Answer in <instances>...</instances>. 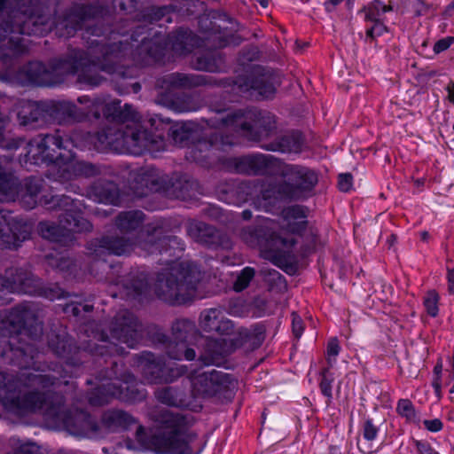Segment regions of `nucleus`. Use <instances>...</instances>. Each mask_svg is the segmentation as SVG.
Instances as JSON below:
<instances>
[{"mask_svg": "<svg viewBox=\"0 0 454 454\" xmlns=\"http://www.w3.org/2000/svg\"><path fill=\"white\" fill-rule=\"evenodd\" d=\"M139 186H134L138 196H145L150 192H159L165 189L163 181L153 171H144L135 179Z\"/></svg>", "mask_w": 454, "mask_h": 454, "instance_id": "36", "label": "nucleus"}, {"mask_svg": "<svg viewBox=\"0 0 454 454\" xmlns=\"http://www.w3.org/2000/svg\"><path fill=\"white\" fill-rule=\"evenodd\" d=\"M159 82L161 88L171 90L204 85L208 82V79L206 75L172 73L164 75Z\"/></svg>", "mask_w": 454, "mask_h": 454, "instance_id": "28", "label": "nucleus"}, {"mask_svg": "<svg viewBox=\"0 0 454 454\" xmlns=\"http://www.w3.org/2000/svg\"><path fill=\"white\" fill-rule=\"evenodd\" d=\"M88 254L94 259H104L106 255L121 256L133 249L130 239L119 235H104L87 243Z\"/></svg>", "mask_w": 454, "mask_h": 454, "instance_id": "17", "label": "nucleus"}, {"mask_svg": "<svg viewBox=\"0 0 454 454\" xmlns=\"http://www.w3.org/2000/svg\"><path fill=\"white\" fill-rule=\"evenodd\" d=\"M235 332V325L231 320L225 317L224 316L220 320L217 327L214 331L220 335H231Z\"/></svg>", "mask_w": 454, "mask_h": 454, "instance_id": "61", "label": "nucleus"}, {"mask_svg": "<svg viewBox=\"0 0 454 454\" xmlns=\"http://www.w3.org/2000/svg\"><path fill=\"white\" fill-rule=\"evenodd\" d=\"M46 101L33 103L23 107L19 113V118L24 126H36L40 121L44 122L48 120Z\"/></svg>", "mask_w": 454, "mask_h": 454, "instance_id": "35", "label": "nucleus"}, {"mask_svg": "<svg viewBox=\"0 0 454 454\" xmlns=\"http://www.w3.org/2000/svg\"><path fill=\"white\" fill-rule=\"evenodd\" d=\"M276 82V76L271 72L258 67L247 79L246 85L248 89L257 91L262 97L270 98L275 93Z\"/></svg>", "mask_w": 454, "mask_h": 454, "instance_id": "27", "label": "nucleus"}, {"mask_svg": "<svg viewBox=\"0 0 454 454\" xmlns=\"http://www.w3.org/2000/svg\"><path fill=\"white\" fill-rule=\"evenodd\" d=\"M156 399L168 406L187 407L190 403L186 390L179 387H163L155 391Z\"/></svg>", "mask_w": 454, "mask_h": 454, "instance_id": "34", "label": "nucleus"}, {"mask_svg": "<svg viewBox=\"0 0 454 454\" xmlns=\"http://www.w3.org/2000/svg\"><path fill=\"white\" fill-rule=\"evenodd\" d=\"M87 195L90 199L99 203L117 205L120 200V190L118 185L109 180L98 179L88 189Z\"/></svg>", "mask_w": 454, "mask_h": 454, "instance_id": "25", "label": "nucleus"}, {"mask_svg": "<svg viewBox=\"0 0 454 454\" xmlns=\"http://www.w3.org/2000/svg\"><path fill=\"white\" fill-rule=\"evenodd\" d=\"M282 216L286 223V231L301 233L307 227L308 208L301 205H293L283 209Z\"/></svg>", "mask_w": 454, "mask_h": 454, "instance_id": "32", "label": "nucleus"}, {"mask_svg": "<svg viewBox=\"0 0 454 454\" xmlns=\"http://www.w3.org/2000/svg\"><path fill=\"white\" fill-rule=\"evenodd\" d=\"M223 317V311L220 308L204 309L200 315V326L204 332L214 333Z\"/></svg>", "mask_w": 454, "mask_h": 454, "instance_id": "46", "label": "nucleus"}, {"mask_svg": "<svg viewBox=\"0 0 454 454\" xmlns=\"http://www.w3.org/2000/svg\"><path fill=\"white\" fill-rule=\"evenodd\" d=\"M135 422V419L129 413L121 410H110L102 415L100 427L104 435L106 431L127 429Z\"/></svg>", "mask_w": 454, "mask_h": 454, "instance_id": "31", "label": "nucleus"}, {"mask_svg": "<svg viewBox=\"0 0 454 454\" xmlns=\"http://www.w3.org/2000/svg\"><path fill=\"white\" fill-rule=\"evenodd\" d=\"M159 46L150 38L146 26H137L128 40L111 44L92 42L86 50H70L64 58L54 59L49 67L39 61H31L20 70L25 82L39 86H55L68 75H76L77 82L97 87L105 80L99 71L114 73L117 66L130 57L133 59L149 56L155 58Z\"/></svg>", "mask_w": 454, "mask_h": 454, "instance_id": "1", "label": "nucleus"}, {"mask_svg": "<svg viewBox=\"0 0 454 454\" xmlns=\"http://www.w3.org/2000/svg\"><path fill=\"white\" fill-rule=\"evenodd\" d=\"M171 13V7L168 5L163 6H153L147 10L144 14V20L149 23H154L166 19V21L170 22L171 19L169 14Z\"/></svg>", "mask_w": 454, "mask_h": 454, "instance_id": "49", "label": "nucleus"}, {"mask_svg": "<svg viewBox=\"0 0 454 454\" xmlns=\"http://www.w3.org/2000/svg\"><path fill=\"white\" fill-rule=\"evenodd\" d=\"M261 275L263 277L265 282H267L271 287H286V282L285 277L278 270L270 268H263L261 270Z\"/></svg>", "mask_w": 454, "mask_h": 454, "instance_id": "53", "label": "nucleus"}, {"mask_svg": "<svg viewBox=\"0 0 454 454\" xmlns=\"http://www.w3.org/2000/svg\"><path fill=\"white\" fill-rule=\"evenodd\" d=\"M12 450L7 454H40V447L34 442L21 443L20 439L12 437L10 439Z\"/></svg>", "mask_w": 454, "mask_h": 454, "instance_id": "51", "label": "nucleus"}, {"mask_svg": "<svg viewBox=\"0 0 454 454\" xmlns=\"http://www.w3.org/2000/svg\"><path fill=\"white\" fill-rule=\"evenodd\" d=\"M75 175L84 177H92L101 174L100 167L87 161H77L74 164Z\"/></svg>", "mask_w": 454, "mask_h": 454, "instance_id": "54", "label": "nucleus"}, {"mask_svg": "<svg viewBox=\"0 0 454 454\" xmlns=\"http://www.w3.org/2000/svg\"><path fill=\"white\" fill-rule=\"evenodd\" d=\"M439 295L435 290H430L424 298V306L427 314L433 317L438 315Z\"/></svg>", "mask_w": 454, "mask_h": 454, "instance_id": "57", "label": "nucleus"}, {"mask_svg": "<svg viewBox=\"0 0 454 454\" xmlns=\"http://www.w3.org/2000/svg\"><path fill=\"white\" fill-rule=\"evenodd\" d=\"M99 340L102 341V344L96 345L95 353L98 356H114V355H123L124 348L118 347L116 344L113 342L106 341V336L104 333L98 334Z\"/></svg>", "mask_w": 454, "mask_h": 454, "instance_id": "50", "label": "nucleus"}, {"mask_svg": "<svg viewBox=\"0 0 454 454\" xmlns=\"http://www.w3.org/2000/svg\"><path fill=\"white\" fill-rule=\"evenodd\" d=\"M225 348L219 340L209 339L207 340L204 351L200 356V361L204 365H218L224 357Z\"/></svg>", "mask_w": 454, "mask_h": 454, "instance_id": "37", "label": "nucleus"}, {"mask_svg": "<svg viewBox=\"0 0 454 454\" xmlns=\"http://www.w3.org/2000/svg\"><path fill=\"white\" fill-rule=\"evenodd\" d=\"M192 35V31L184 27H179L173 32L169 36L173 51L178 54H186L189 52Z\"/></svg>", "mask_w": 454, "mask_h": 454, "instance_id": "45", "label": "nucleus"}, {"mask_svg": "<svg viewBox=\"0 0 454 454\" xmlns=\"http://www.w3.org/2000/svg\"><path fill=\"white\" fill-rule=\"evenodd\" d=\"M35 294L41 295L51 301L66 298L69 296L58 284H50L42 286L38 278V290Z\"/></svg>", "mask_w": 454, "mask_h": 454, "instance_id": "48", "label": "nucleus"}, {"mask_svg": "<svg viewBox=\"0 0 454 454\" xmlns=\"http://www.w3.org/2000/svg\"><path fill=\"white\" fill-rule=\"evenodd\" d=\"M48 264L55 269L59 270L63 272H69L73 270V268L75 267L74 262L68 256L60 255L54 256L52 254H48L46 256Z\"/></svg>", "mask_w": 454, "mask_h": 454, "instance_id": "52", "label": "nucleus"}, {"mask_svg": "<svg viewBox=\"0 0 454 454\" xmlns=\"http://www.w3.org/2000/svg\"><path fill=\"white\" fill-rule=\"evenodd\" d=\"M353 176L349 173L340 174L338 178V187L343 192H348L352 188Z\"/></svg>", "mask_w": 454, "mask_h": 454, "instance_id": "64", "label": "nucleus"}, {"mask_svg": "<svg viewBox=\"0 0 454 454\" xmlns=\"http://www.w3.org/2000/svg\"><path fill=\"white\" fill-rule=\"evenodd\" d=\"M276 176L283 181H270L262 187L257 200L266 211L282 201L299 200L311 194L318 183L317 173L309 168L280 160Z\"/></svg>", "mask_w": 454, "mask_h": 454, "instance_id": "4", "label": "nucleus"}, {"mask_svg": "<svg viewBox=\"0 0 454 454\" xmlns=\"http://www.w3.org/2000/svg\"><path fill=\"white\" fill-rule=\"evenodd\" d=\"M196 127L193 123H176L168 129V136L179 146L189 145L195 138Z\"/></svg>", "mask_w": 454, "mask_h": 454, "instance_id": "39", "label": "nucleus"}, {"mask_svg": "<svg viewBox=\"0 0 454 454\" xmlns=\"http://www.w3.org/2000/svg\"><path fill=\"white\" fill-rule=\"evenodd\" d=\"M320 374L322 376V379H321V381H320V384H319L320 390H321L322 394L325 396H326L328 398H331L332 397V381H333V379H329L328 378L329 369L328 368H324L321 371Z\"/></svg>", "mask_w": 454, "mask_h": 454, "instance_id": "62", "label": "nucleus"}, {"mask_svg": "<svg viewBox=\"0 0 454 454\" xmlns=\"http://www.w3.org/2000/svg\"><path fill=\"white\" fill-rule=\"evenodd\" d=\"M234 144L233 136L224 135L222 131L218 130L210 134L207 140L200 141L198 146L200 147V150H202V147H205L225 151Z\"/></svg>", "mask_w": 454, "mask_h": 454, "instance_id": "44", "label": "nucleus"}, {"mask_svg": "<svg viewBox=\"0 0 454 454\" xmlns=\"http://www.w3.org/2000/svg\"><path fill=\"white\" fill-rule=\"evenodd\" d=\"M236 190L232 184H221L217 187V194L221 200L225 201L228 204L234 202V195Z\"/></svg>", "mask_w": 454, "mask_h": 454, "instance_id": "60", "label": "nucleus"}, {"mask_svg": "<svg viewBox=\"0 0 454 454\" xmlns=\"http://www.w3.org/2000/svg\"><path fill=\"white\" fill-rule=\"evenodd\" d=\"M167 267L158 272L155 294L169 304H184L193 299L202 278L199 267L191 262L166 259Z\"/></svg>", "mask_w": 454, "mask_h": 454, "instance_id": "6", "label": "nucleus"}, {"mask_svg": "<svg viewBox=\"0 0 454 454\" xmlns=\"http://www.w3.org/2000/svg\"><path fill=\"white\" fill-rule=\"evenodd\" d=\"M168 356L175 360L186 359L192 361L195 358V350L188 347L187 341L176 340L170 341L166 347Z\"/></svg>", "mask_w": 454, "mask_h": 454, "instance_id": "43", "label": "nucleus"}, {"mask_svg": "<svg viewBox=\"0 0 454 454\" xmlns=\"http://www.w3.org/2000/svg\"><path fill=\"white\" fill-rule=\"evenodd\" d=\"M125 151L140 155L145 151L159 152L164 149L165 142L160 135L153 134L140 121L126 124Z\"/></svg>", "mask_w": 454, "mask_h": 454, "instance_id": "14", "label": "nucleus"}, {"mask_svg": "<svg viewBox=\"0 0 454 454\" xmlns=\"http://www.w3.org/2000/svg\"><path fill=\"white\" fill-rule=\"evenodd\" d=\"M398 413L410 421L416 420V411L412 403L409 399H401L396 408Z\"/></svg>", "mask_w": 454, "mask_h": 454, "instance_id": "59", "label": "nucleus"}, {"mask_svg": "<svg viewBox=\"0 0 454 454\" xmlns=\"http://www.w3.org/2000/svg\"><path fill=\"white\" fill-rule=\"evenodd\" d=\"M188 383L194 397H216L222 403L231 401L237 388V381L231 375L216 370L200 373Z\"/></svg>", "mask_w": 454, "mask_h": 454, "instance_id": "10", "label": "nucleus"}, {"mask_svg": "<svg viewBox=\"0 0 454 454\" xmlns=\"http://www.w3.org/2000/svg\"><path fill=\"white\" fill-rule=\"evenodd\" d=\"M93 14L94 7L83 4L55 23L50 12L40 5L31 4L22 11L13 9L12 0H0V59L8 64L25 51L20 35L43 36L55 26L60 36L70 37Z\"/></svg>", "mask_w": 454, "mask_h": 454, "instance_id": "3", "label": "nucleus"}, {"mask_svg": "<svg viewBox=\"0 0 454 454\" xmlns=\"http://www.w3.org/2000/svg\"><path fill=\"white\" fill-rule=\"evenodd\" d=\"M78 102L87 104V106L80 108L73 102L66 100L46 101L48 120L62 124L82 121L90 115L93 116L95 119L100 118L99 111L93 110V100L89 97H80L78 98Z\"/></svg>", "mask_w": 454, "mask_h": 454, "instance_id": "12", "label": "nucleus"}, {"mask_svg": "<svg viewBox=\"0 0 454 454\" xmlns=\"http://www.w3.org/2000/svg\"><path fill=\"white\" fill-rule=\"evenodd\" d=\"M43 203L47 209L63 211L59 215V220L67 237L69 232L90 231L92 230V224L82 216L74 204V200L69 196L51 195L50 200L46 196L43 199Z\"/></svg>", "mask_w": 454, "mask_h": 454, "instance_id": "11", "label": "nucleus"}, {"mask_svg": "<svg viewBox=\"0 0 454 454\" xmlns=\"http://www.w3.org/2000/svg\"><path fill=\"white\" fill-rule=\"evenodd\" d=\"M18 186L14 178L6 173L0 171V192L7 197H12L17 193Z\"/></svg>", "mask_w": 454, "mask_h": 454, "instance_id": "56", "label": "nucleus"}, {"mask_svg": "<svg viewBox=\"0 0 454 454\" xmlns=\"http://www.w3.org/2000/svg\"><path fill=\"white\" fill-rule=\"evenodd\" d=\"M255 270L252 267H245L240 273L237 276V278L233 284V289L236 292H241L245 290L250 284L251 280L254 278Z\"/></svg>", "mask_w": 454, "mask_h": 454, "instance_id": "55", "label": "nucleus"}, {"mask_svg": "<svg viewBox=\"0 0 454 454\" xmlns=\"http://www.w3.org/2000/svg\"><path fill=\"white\" fill-rule=\"evenodd\" d=\"M24 142L21 138H7L4 132V118H0V147L9 150L17 149Z\"/></svg>", "mask_w": 454, "mask_h": 454, "instance_id": "58", "label": "nucleus"}, {"mask_svg": "<svg viewBox=\"0 0 454 454\" xmlns=\"http://www.w3.org/2000/svg\"><path fill=\"white\" fill-rule=\"evenodd\" d=\"M145 215L140 210L121 212L115 219L116 227L123 232L137 230L143 223Z\"/></svg>", "mask_w": 454, "mask_h": 454, "instance_id": "40", "label": "nucleus"}, {"mask_svg": "<svg viewBox=\"0 0 454 454\" xmlns=\"http://www.w3.org/2000/svg\"><path fill=\"white\" fill-rule=\"evenodd\" d=\"M171 332L174 340L188 342L189 340L196 335L198 330L193 320L177 318L172 324Z\"/></svg>", "mask_w": 454, "mask_h": 454, "instance_id": "41", "label": "nucleus"}, {"mask_svg": "<svg viewBox=\"0 0 454 454\" xmlns=\"http://www.w3.org/2000/svg\"><path fill=\"white\" fill-rule=\"evenodd\" d=\"M47 343L53 354L67 359V364H73L71 362V356L76 353L78 348L74 345V340L67 334L65 329H51L47 335Z\"/></svg>", "mask_w": 454, "mask_h": 454, "instance_id": "24", "label": "nucleus"}, {"mask_svg": "<svg viewBox=\"0 0 454 454\" xmlns=\"http://www.w3.org/2000/svg\"><path fill=\"white\" fill-rule=\"evenodd\" d=\"M92 106L93 110H98L100 114L103 113L106 117L112 116L113 120L121 122L120 124L140 121L139 114L129 104L121 106L119 103L104 104V102L98 99L93 100Z\"/></svg>", "mask_w": 454, "mask_h": 454, "instance_id": "23", "label": "nucleus"}, {"mask_svg": "<svg viewBox=\"0 0 454 454\" xmlns=\"http://www.w3.org/2000/svg\"><path fill=\"white\" fill-rule=\"evenodd\" d=\"M242 239L249 246H260L273 250L281 247H293L295 241L281 237L265 226H249L243 228L240 232Z\"/></svg>", "mask_w": 454, "mask_h": 454, "instance_id": "20", "label": "nucleus"}, {"mask_svg": "<svg viewBox=\"0 0 454 454\" xmlns=\"http://www.w3.org/2000/svg\"><path fill=\"white\" fill-rule=\"evenodd\" d=\"M194 67L211 73L222 72L224 68V59L219 51H207L196 58Z\"/></svg>", "mask_w": 454, "mask_h": 454, "instance_id": "38", "label": "nucleus"}, {"mask_svg": "<svg viewBox=\"0 0 454 454\" xmlns=\"http://www.w3.org/2000/svg\"><path fill=\"white\" fill-rule=\"evenodd\" d=\"M218 121L252 141L261 140L275 129L274 116L257 109L236 110Z\"/></svg>", "mask_w": 454, "mask_h": 454, "instance_id": "9", "label": "nucleus"}, {"mask_svg": "<svg viewBox=\"0 0 454 454\" xmlns=\"http://www.w3.org/2000/svg\"><path fill=\"white\" fill-rule=\"evenodd\" d=\"M142 374L151 384L172 382L182 372L166 366L160 360L156 359L153 354L144 355L139 361Z\"/></svg>", "mask_w": 454, "mask_h": 454, "instance_id": "21", "label": "nucleus"}, {"mask_svg": "<svg viewBox=\"0 0 454 454\" xmlns=\"http://www.w3.org/2000/svg\"><path fill=\"white\" fill-rule=\"evenodd\" d=\"M111 372L106 375L114 380L96 387L89 396V403L93 406H102L108 403L111 398H116L122 402H140L146 397V391L141 387L131 374L125 375L124 380H120L116 368L118 363L112 362Z\"/></svg>", "mask_w": 454, "mask_h": 454, "instance_id": "8", "label": "nucleus"}, {"mask_svg": "<svg viewBox=\"0 0 454 454\" xmlns=\"http://www.w3.org/2000/svg\"><path fill=\"white\" fill-rule=\"evenodd\" d=\"M303 144L301 134L298 131H292L280 136L276 140L262 145L267 151L280 152L283 153H299Z\"/></svg>", "mask_w": 454, "mask_h": 454, "instance_id": "33", "label": "nucleus"}, {"mask_svg": "<svg viewBox=\"0 0 454 454\" xmlns=\"http://www.w3.org/2000/svg\"><path fill=\"white\" fill-rule=\"evenodd\" d=\"M56 372V369H52ZM23 372L20 377L0 372V403L19 416L43 411L47 419L70 434L90 438L103 437L100 425L88 412L66 408L64 396L57 393L25 392V387L48 388L57 384L61 374Z\"/></svg>", "mask_w": 454, "mask_h": 454, "instance_id": "2", "label": "nucleus"}, {"mask_svg": "<svg viewBox=\"0 0 454 454\" xmlns=\"http://www.w3.org/2000/svg\"><path fill=\"white\" fill-rule=\"evenodd\" d=\"M38 231L43 239L53 242H61L62 239L67 237L60 223L40 222L38 223Z\"/></svg>", "mask_w": 454, "mask_h": 454, "instance_id": "47", "label": "nucleus"}, {"mask_svg": "<svg viewBox=\"0 0 454 454\" xmlns=\"http://www.w3.org/2000/svg\"><path fill=\"white\" fill-rule=\"evenodd\" d=\"M280 160L262 153L243 155L231 160V166L239 174L248 176H276Z\"/></svg>", "mask_w": 454, "mask_h": 454, "instance_id": "15", "label": "nucleus"}, {"mask_svg": "<svg viewBox=\"0 0 454 454\" xmlns=\"http://www.w3.org/2000/svg\"><path fill=\"white\" fill-rule=\"evenodd\" d=\"M31 225L21 219H13L5 230V248L17 249L31 235Z\"/></svg>", "mask_w": 454, "mask_h": 454, "instance_id": "30", "label": "nucleus"}, {"mask_svg": "<svg viewBox=\"0 0 454 454\" xmlns=\"http://www.w3.org/2000/svg\"><path fill=\"white\" fill-rule=\"evenodd\" d=\"M44 180L38 176H29L25 178L18 186L17 190V197L20 200V203L25 209H32L38 203L41 205L43 203V199L46 196L48 199H51V195L44 194L39 197L40 193L44 189Z\"/></svg>", "mask_w": 454, "mask_h": 454, "instance_id": "22", "label": "nucleus"}, {"mask_svg": "<svg viewBox=\"0 0 454 454\" xmlns=\"http://www.w3.org/2000/svg\"><path fill=\"white\" fill-rule=\"evenodd\" d=\"M142 325L137 317L128 309H121L116 313L110 326L111 337L135 348L141 338Z\"/></svg>", "mask_w": 454, "mask_h": 454, "instance_id": "16", "label": "nucleus"}, {"mask_svg": "<svg viewBox=\"0 0 454 454\" xmlns=\"http://www.w3.org/2000/svg\"><path fill=\"white\" fill-rule=\"evenodd\" d=\"M85 136L81 130L74 129L67 134L59 129L53 133L40 134L27 145L26 160L35 165L64 162L73 156L74 147L82 145Z\"/></svg>", "mask_w": 454, "mask_h": 454, "instance_id": "7", "label": "nucleus"}, {"mask_svg": "<svg viewBox=\"0 0 454 454\" xmlns=\"http://www.w3.org/2000/svg\"><path fill=\"white\" fill-rule=\"evenodd\" d=\"M126 124H114L98 132V140L104 147L125 151Z\"/></svg>", "mask_w": 454, "mask_h": 454, "instance_id": "29", "label": "nucleus"}, {"mask_svg": "<svg viewBox=\"0 0 454 454\" xmlns=\"http://www.w3.org/2000/svg\"><path fill=\"white\" fill-rule=\"evenodd\" d=\"M265 326L262 324L253 325L251 328H240L238 331L239 339L243 343H249L254 348L262 345L265 339Z\"/></svg>", "mask_w": 454, "mask_h": 454, "instance_id": "42", "label": "nucleus"}, {"mask_svg": "<svg viewBox=\"0 0 454 454\" xmlns=\"http://www.w3.org/2000/svg\"><path fill=\"white\" fill-rule=\"evenodd\" d=\"M184 243L176 236L167 235L162 224L156 223L146 228L139 247L149 254H167L169 258L179 257L184 251Z\"/></svg>", "mask_w": 454, "mask_h": 454, "instance_id": "13", "label": "nucleus"}, {"mask_svg": "<svg viewBox=\"0 0 454 454\" xmlns=\"http://www.w3.org/2000/svg\"><path fill=\"white\" fill-rule=\"evenodd\" d=\"M150 419L163 431L153 437L152 442L160 454H199L202 444L195 434L187 432V418L163 407H154Z\"/></svg>", "mask_w": 454, "mask_h": 454, "instance_id": "5", "label": "nucleus"}, {"mask_svg": "<svg viewBox=\"0 0 454 454\" xmlns=\"http://www.w3.org/2000/svg\"><path fill=\"white\" fill-rule=\"evenodd\" d=\"M186 231L195 242L208 248L229 250L232 247V241L226 233L204 222L191 221Z\"/></svg>", "mask_w": 454, "mask_h": 454, "instance_id": "18", "label": "nucleus"}, {"mask_svg": "<svg viewBox=\"0 0 454 454\" xmlns=\"http://www.w3.org/2000/svg\"><path fill=\"white\" fill-rule=\"evenodd\" d=\"M292 330L297 339L301 336L304 330L303 321L296 312L292 313Z\"/></svg>", "mask_w": 454, "mask_h": 454, "instance_id": "63", "label": "nucleus"}, {"mask_svg": "<svg viewBox=\"0 0 454 454\" xmlns=\"http://www.w3.org/2000/svg\"><path fill=\"white\" fill-rule=\"evenodd\" d=\"M38 290V278L22 268L11 267L0 274V291L35 295Z\"/></svg>", "mask_w": 454, "mask_h": 454, "instance_id": "19", "label": "nucleus"}, {"mask_svg": "<svg viewBox=\"0 0 454 454\" xmlns=\"http://www.w3.org/2000/svg\"><path fill=\"white\" fill-rule=\"evenodd\" d=\"M149 291L147 275L145 272L134 271L121 280V295L126 299L141 300Z\"/></svg>", "mask_w": 454, "mask_h": 454, "instance_id": "26", "label": "nucleus"}]
</instances>
